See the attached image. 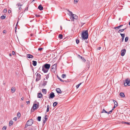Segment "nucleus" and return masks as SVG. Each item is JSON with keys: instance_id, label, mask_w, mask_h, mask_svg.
<instances>
[{"instance_id": "obj_23", "label": "nucleus", "mask_w": 130, "mask_h": 130, "mask_svg": "<svg viewBox=\"0 0 130 130\" xmlns=\"http://www.w3.org/2000/svg\"><path fill=\"white\" fill-rule=\"evenodd\" d=\"M120 95L122 97H124L125 96V95L123 93L121 92L120 94Z\"/></svg>"}, {"instance_id": "obj_62", "label": "nucleus", "mask_w": 130, "mask_h": 130, "mask_svg": "<svg viewBox=\"0 0 130 130\" xmlns=\"http://www.w3.org/2000/svg\"><path fill=\"white\" fill-rule=\"evenodd\" d=\"M18 22H19V21H18L17 23V24H16V26H17V25H18Z\"/></svg>"}, {"instance_id": "obj_12", "label": "nucleus", "mask_w": 130, "mask_h": 130, "mask_svg": "<svg viewBox=\"0 0 130 130\" xmlns=\"http://www.w3.org/2000/svg\"><path fill=\"white\" fill-rule=\"evenodd\" d=\"M42 71H43L44 73H45L47 72L48 71V70L45 68L43 67V66H42Z\"/></svg>"}, {"instance_id": "obj_30", "label": "nucleus", "mask_w": 130, "mask_h": 130, "mask_svg": "<svg viewBox=\"0 0 130 130\" xmlns=\"http://www.w3.org/2000/svg\"><path fill=\"white\" fill-rule=\"evenodd\" d=\"M63 37V35H62L61 34H60L58 36V37L59 38H60L61 39H62V38Z\"/></svg>"}, {"instance_id": "obj_20", "label": "nucleus", "mask_w": 130, "mask_h": 130, "mask_svg": "<svg viewBox=\"0 0 130 130\" xmlns=\"http://www.w3.org/2000/svg\"><path fill=\"white\" fill-rule=\"evenodd\" d=\"M113 101L114 102L115 104V106L117 107L118 106V103L115 100H113Z\"/></svg>"}, {"instance_id": "obj_8", "label": "nucleus", "mask_w": 130, "mask_h": 130, "mask_svg": "<svg viewBox=\"0 0 130 130\" xmlns=\"http://www.w3.org/2000/svg\"><path fill=\"white\" fill-rule=\"evenodd\" d=\"M55 96L54 93L53 92H51L50 94V96L48 97L49 99L53 98H54Z\"/></svg>"}, {"instance_id": "obj_14", "label": "nucleus", "mask_w": 130, "mask_h": 130, "mask_svg": "<svg viewBox=\"0 0 130 130\" xmlns=\"http://www.w3.org/2000/svg\"><path fill=\"white\" fill-rule=\"evenodd\" d=\"M56 91L58 93H61V91L60 89L59 88H57L56 89Z\"/></svg>"}, {"instance_id": "obj_55", "label": "nucleus", "mask_w": 130, "mask_h": 130, "mask_svg": "<svg viewBox=\"0 0 130 130\" xmlns=\"http://www.w3.org/2000/svg\"><path fill=\"white\" fill-rule=\"evenodd\" d=\"M26 102V103H27V104H29L30 102L29 101H27Z\"/></svg>"}, {"instance_id": "obj_50", "label": "nucleus", "mask_w": 130, "mask_h": 130, "mask_svg": "<svg viewBox=\"0 0 130 130\" xmlns=\"http://www.w3.org/2000/svg\"><path fill=\"white\" fill-rule=\"evenodd\" d=\"M17 117H14L13 119V120L16 121L17 120Z\"/></svg>"}, {"instance_id": "obj_29", "label": "nucleus", "mask_w": 130, "mask_h": 130, "mask_svg": "<svg viewBox=\"0 0 130 130\" xmlns=\"http://www.w3.org/2000/svg\"><path fill=\"white\" fill-rule=\"evenodd\" d=\"M58 104V103L56 102H55L53 103V106L54 107L55 106Z\"/></svg>"}, {"instance_id": "obj_47", "label": "nucleus", "mask_w": 130, "mask_h": 130, "mask_svg": "<svg viewBox=\"0 0 130 130\" xmlns=\"http://www.w3.org/2000/svg\"><path fill=\"white\" fill-rule=\"evenodd\" d=\"M78 0H74V2L75 4H76L77 3Z\"/></svg>"}, {"instance_id": "obj_24", "label": "nucleus", "mask_w": 130, "mask_h": 130, "mask_svg": "<svg viewBox=\"0 0 130 130\" xmlns=\"http://www.w3.org/2000/svg\"><path fill=\"white\" fill-rule=\"evenodd\" d=\"M47 83V81H43V86H45L46 85Z\"/></svg>"}, {"instance_id": "obj_27", "label": "nucleus", "mask_w": 130, "mask_h": 130, "mask_svg": "<svg viewBox=\"0 0 130 130\" xmlns=\"http://www.w3.org/2000/svg\"><path fill=\"white\" fill-rule=\"evenodd\" d=\"M42 92L46 94V90L45 89H42Z\"/></svg>"}, {"instance_id": "obj_26", "label": "nucleus", "mask_w": 130, "mask_h": 130, "mask_svg": "<svg viewBox=\"0 0 130 130\" xmlns=\"http://www.w3.org/2000/svg\"><path fill=\"white\" fill-rule=\"evenodd\" d=\"M50 109V106L49 105H47V110H46V112H48L49 111Z\"/></svg>"}, {"instance_id": "obj_9", "label": "nucleus", "mask_w": 130, "mask_h": 130, "mask_svg": "<svg viewBox=\"0 0 130 130\" xmlns=\"http://www.w3.org/2000/svg\"><path fill=\"white\" fill-rule=\"evenodd\" d=\"M126 52V50L125 49H124L122 50L121 51V56H124L125 54V53Z\"/></svg>"}, {"instance_id": "obj_40", "label": "nucleus", "mask_w": 130, "mask_h": 130, "mask_svg": "<svg viewBox=\"0 0 130 130\" xmlns=\"http://www.w3.org/2000/svg\"><path fill=\"white\" fill-rule=\"evenodd\" d=\"M113 110V109H112L109 112H107V113L108 114L109 113H111L112 112V110Z\"/></svg>"}, {"instance_id": "obj_28", "label": "nucleus", "mask_w": 130, "mask_h": 130, "mask_svg": "<svg viewBox=\"0 0 130 130\" xmlns=\"http://www.w3.org/2000/svg\"><path fill=\"white\" fill-rule=\"evenodd\" d=\"M41 117L40 116H39L37 118V120L39 121H40L41 120Z\"/></svg>"}, {"instance_id": "obj_5", "label": "nucleus", "mask_w": 130, "mask_h": 130, "mask_svg": "<svg viewBox=\"0 0 130 130\" xmlns=\"http://www.w3.org/2000/svg\"><path fill=\"white\" fill-rule=\"evenodd\" d=\"M41 79V75L39 73H37L36 74V82L38 81Z\"/></svg>"}, {"instance_id": "obj_63", "label": "nucleus", "mask_w": 130, "mask_h": 130, "mask_svg": "<svg viewBox=\"0 0 130 130\" xmlns=\"http://www.w3.org/2000/svg\"><path fill=\"white\" fill-rule=\"evenodd\" d=\"M18 22H19V21H18L17 23V24H16V26H17V25H18Z\"/></svg>"}, {"instance_id": "obj_18", "label": "nucleus", "mask_w": 130, "mask_h": 130, "mask_svg": "<svg viewBox=\"0 0 130 130\" xmlns=\"http://www.w3.org/2000/svg\"><path fill=\"white\" fill-rule=\"evenodd\" d=\"M37 105L36 104H34L33 106V108L34 109H37Z\"/></svg>"}, {"instance_id": "obj_38", "label": "nucleus", "mask_w": 130, "mask_h": 130, "mask_svg": "<svg viewBox=\"0 0 130 130\" xmlns=\"http://www.w3.org/2000/svg\"><path fill=\"white\" fill-rule=\"evenodd\" d=\"M128 38L127 37H126L125 38V42H127L128 40Z\"/></svg>"}, {"instance_id": "obj_15", "label": "nucleus", "mask_w": 130, "mask_h": 130, "mask_svg": "<svg viewBox=\"0 0 130 130\" xmlns=\"http://www.w3.org/2000/svg\"><path fill=\"white\" fill-rule=\"evenodd\" d=\"M38 98H41L42 97V95L41 93H38L37 94Z\"/></svg>"}, {"instance_id": "obj_43", "label": "nucleus", "mask_w": 130, "mask_h": 130, "mask_svg": "<svg viewBox=\"0 0 130 130\" xmlns=\"http://www.w3.org/2000/svg\"><path fill=\"white\" fill-rule=\"evenodd\" d=\"M76 43L78 44L79 42V40L77 39H76Z\"/></svg>"}, {"instance_id": "obj_36", "label": "nucleus", "mask_w": 130, "mask_h": 130, "mask_svg": "<svg viewBox=\"0 0 130 130\" xmlns=\"http://www.w3.org/2000/svg\"><path fill=\"white\" fill-rule=\"evenodd\" d=\"M82 84V83H80L79 84L77 85H76V88H77V89L78 88V87H79V86Z\"/></svg>"}, {"instance_id": "obj_3", "label": "nucleus", "mask_w": 130, "mask_h": 130, "mask_svg": "<svg viewBox=\"0 0 130 130\" xmlns=\"http://www.w3.org/2000/svg\"><path fill=\"white\" fill-rule=\"evenodd\" d=\"M124 84L125 86H130V80L128 78H127L126 79L124 82Z\"/></svg>"}, {"instance_id": "obj_48", "label": "nucleus", "mask_w": 130, "mask_h": 130, "mask_svg": "<svg viewBox=\"0 0 130 130\" xmlns=\"http://www.w3.org/2000/svg\"><path fill=\"white\" fill-rule=\"evenodd\" d=\"M49 75L47 74L46 75L45 78L47 79H48V78H49Z\"/></svg>"}, {"instance_id": "obj_33", "label": "nucleus", "mask_w": 130, "mask_h": 130, "mask_svg": "<svg viewBox=\"0 0 130 130\" xmlns=\"http://www.w3.org/2000/svg\"><path fill=\"white\" fill-rule=\"evenodd\" d=\"M21 116V114L19 112H18L17 113V116L18 117L20 118Z\"/></svg>"}, {"instance_id": "obj_35", "label": "nucleus", "mask_w": 130, "mask_h": 130, "mask_svg": "<svg viewBox=\"0 0 130 130\" xmlns=\"http://www.w3.org/2000/svg\"><path fill=\"white\" fill-rule=\"evenodd\" d=\"M101 112H102V113H103V112H105V113H107V112L104 109H103L102 110Z\"/></svg>"}, {"instance_id": "obj_41", "label": "nucleus", "mask_w": 130, "mask_h": 130, "mask_svg": "<svg viewBox=\"0 0 130 130\" xmlns=\"http://www.w3.org/2000/svg\"><path fill=\"white\" fill-rule=\"evenodd\" d=\"M6 126H4L2 128L3 130H6Z\"/></svg>"}, {"instance_id": "obj_52", "label": "nucleus", "mask_w": 130, "mask_h": 130, "mask_svg": "<svg viewBox=\"0 0 130 130\" xmlns=\"http://www.w3.org/2000/svg\"><path fill=\"white\" fill-rule=\"evenodd\" d=\"M47 116L46 115L45 116V119H44V120H47V118H46V117Z\"/></svg>"}, {"instance_id": "obj_22", "label": "nucleus", "mask_w": 130, "mask_h": 130, "mask_svg": "<svg viewBox=\"0 0 130 130\" xmlns=\"http://www.w3.org/2000/svg\"><path fill=\"white\" fill-rule=\"evenodd\" d=\"M122 123L123 124H126L127 125H130V122H126L125 121H122Z\"/></svg>"}, {"instance_id": "obj_19", "label": "nucleus", "mask_w": 130, "mask_h": 130, "mask_svg": "<svg viewBox=\"0 0 130 130\" xmlns=\"http://www.w3.org/2000/svg\"><path fill=\"white\" fill-rule=\"evenodd\" d=\"M15 91V87H12L11 89V92L12 93H14Z\"/></svg>"}, {"instance_id": "obj_7", "label": "nucleus", "mask_w": 130, "mask_h": 130, "mask_svg": "<svg viewBox=\"0 0 130 130\" xmlns=\"http://www.w3.org/2000/svg\"><path fill=\"white\" fill-rule=\"evenodd\" d=\"M77 57L82 59V61L84 62L86 61V60L82 56H81L79 55H78Z\"/></svg>"}, {"instance_id": "obj_13", "label": "nucleus", "mask_w": 130, "mask_h": 130, "mask_svg": "<svg viewBox=\"0 0 130 130\" xmlns=\"http://www.w3.org/2000/svg\"><path fill=\"white\" fill-rule=\"evenodd\" d=\"M120 35H121L122 37V41L123 42L124 41V37L125 36V34H122L121 33H120Z\"/></svg>"}, {"instance_id": "obj_44", "label": "nucleus", "mask_w": 130, "mask_h": 130, "mask_svg": "<svg viewBox=\"0 0 130 130\" xmlns=\"http://www.w3.org/2000/svg\"><path fill=\"white\" fill-rule=\"evenodd\" d=\"M35 15L36 17H41V15L39 14L38 15L37 14H35Z\"/></svg>"}, {"instance_id": "obj_10", "label": "nucleus", "mask_w": 130, "mask_h": 130, "mask_svg": "<svg viewBox=\"0 0 130 130\" xmlns=\"http://www.w3.org/2000/svg\"><path fill=\"white\" fill-rule=\"evenodd\" d=\"M70 19L71 20V21H74V14H73V13H72L70 14Z\"/></svg>"}, {"instance_id": "obj_58", "label": "nucleus", "mask_w": 130, "mask_h": 130, "mask_svg": "<svg viewBox=\"0 0 130 130\" xmlns=\"http://www.w3.org/2000/svg\"><path fill=\"white\" fill-rule=\"evenodd\" d=\"M101 48V47L100 46L98 47V49L99 50H100Z\"/></svg>"}, {"instance_id": "obj_39", "label": "nucleus", "mask_w": 130, "mask_h": 130, "mask_svg": "<svg viewBox=\"0 0 130 130\" xmlns=\"http://www.w3.org/2000/svg\"><path fill=\"white\" fill-rule=\"evenodd\" d=\"M120 26H118L117 27H114V29H118L120 28Z\"/></svg>"}, {"instance_id": "obj_46", "label": "nucleus", "mask_w": 130, "mask_h": 130, "mask_svg": "<svg viewBox=\"0 0 130 130\" xmlns=\"http://www.w3.org/2000/svg\"><path fill=\"white\" fill-rule=\"evenodd\" d=\"M58 78L61 81V82H64V81L62 80V79H61L60 77H58Z\"/></svg>"}, {"instance_id": "obj_61", "label": "nucleus", "mask_w": 130, "mask_h": 130, "mask_svg": "<svg viewBox=\"0 0 130 130\" xmlns=\"http://www.w3.org/2000/svg\"><path fill=\"white\" fill-rule=\"evenodd\" d=\"M11 12V11L10 10H9L8 11V12L9 13H10Z\"/></svg>"}, {"instance_id": "obj_60", "label": "nucleus", "mask_w": 130, "mask_h": 130, "mask_svg": "<svg viewBox=\"0 0 130 130\" xmlns=\"http://www.w3.org/2000/svg\"><path fill=\"white\" fill-rule=\"evenodd\" d=\"M24 98L23 97H22L21 98V100H24Z\"/></svg>"}, {"instance_id": "obj_57", "label": "nucleus", "mask_w": 130, "mask_h": 130, "mask_svg": "<svg viewBox=\"0 0 130 130\" xmlns=\"http://www.w3.org/2000/svg\"><path fill=\"white\" fill-rule=\"evenodd\" d=\"M17 26H16L15 27V32L16 31V30H17Z\"/></svg>"}, {"instance_id": "obj_49", "label": "nucleus", "mask_w": 130, "mask_h": 130, "mask_svg": "<svg viewBox=\"0 0 130 130\" xmlns=\"http://www.w3.org/2000/svg\"><path fill=\"white\" fill-rule=\"evenodd\" d=\"M67 10L68 12H69L70 13V14L72 13V12L69 10V9H67Z\"/></svg>"}, {"instance_id": "obj_11", "label": "nucleus", "mask_w": 130, "mask_h": 130, "mask_svg": "<svg viewBox=\"0 0 130 130\" xmlns=\"http://www.w3.org/2000/svg\"><path fill=\"white\" fill-rule=\"evenodd\" d=\"M26 57L27 58L29 59L33 58L34 57L33 56L30 54H27Z\"/></svg>"}, {"instance_id": "obj_32", "label": "nucleus", "mask_w": 130, "mask_h": 130, "mask_svg": "<svg viewBox=\"0 0 130 130\" xmlns=\"http://www.w3.org/2000/svg\"><path fill=\"white\" fill-rule=\"evenodd\" d=\"M5 18H6V16L3 15L1 16V18L2 19H4Z\"/></svg>"}, {"instance_id": "obj_56", "label": "nucleus", "mask_w": 130, "mask_h": 130, "mask_svg": "<svg viewBox=\"0 0 130 130\" xmlns=\"http://www.w3.org/2000/svg\"><path fill=\"white\" fill-rule=\"evenodd\" d=\"M7 11V10L6 9H4V12H6Z\"/></svg>"}, {"instance_id": "obj_45", "label": "nucleus", "mask_w": 130, "mask_h": 130, "mask_svg": "<svg viewBox=\"0 0 130 130\" xmlns=\"http://www.w3.org/2000/svg\"><path fill=\"white\" fill-rule=\"evenodd\" d=\"M43 49V48H42V47L40 48H39L38 49V51H42V50Z\"/></svg>"}, {"instance_id": "obj_53", "label": "nucleus", "mask_w": 130, "mask_h": 130, "mask_svg": "<svg viewBox=\"0 0 130 130\" xmlns=\"http://www.w3.org/2000/svg\"><path fill=\"white\" fill-rule=\"evenodd\" d=\"M20 3H18L16 5L18 6V7L20 6Z\"/></svg>"}, {"instance_id": "obj_42", "label": "nucleus", "mask_w": 130, "mask_h": 130, "mask_svg": "<svg viewBox=\"0 0 130 130\" xmlns=\"http://www.w3.org/2000/svg\"><path fill=\"white\" fill-rule=\"evenodd\" d=\"M46 121L45 120H43V126L44 124H45V122H46Z\"/></svg>"}, {"instance_id": "obj_54", "label": "nucleus", "mask_w": 130, "mask_h": 130, "mask_svg": "<svg viewBox=\"0 0 130 130\" xmlns=\"http://www.w3.org/2000/svg\"><path fill=\"white\" fill-rule=\"evenodd\" d=\"M12 53L13 55H14L15 54V53L14 51H12Z\"/></svg>"}, {"instance_id": "obj_37", "label": "nucleus", "mask_w": 130, "mask_h": 130, "mask_svg": "<svg viewBox=\"0 0 130 130\" xmlns=\"http://www.w3.org/2000/svg\"><path fill=\"white\" fill-rule=\"evenodd\" d=\"M124 31V30L123 29H120L118 31V33H120V32H123Z\"/></svg>"}, {"instance_id": "obj_64", "label": "nucleus", "mask_w": 130, "mask_h": 130, "mask_svg": "<svg viewBox=\"0 0 130 130\" xmlns=\"http://www.w3.org/2000/svg\"><path fill=\"white\" fill-rule=\"evenodd\" d=\"M116 107V106H114V107H113V109H113H113H114V108H115V107Z\"/></svg>"}, {"instance_id": "obj_21", "label": "nucleus", "mask_w": 130, "mask_h": 130, "mask_svg": "<svg viewBox=\"0 0 130 130\" xmlns=\"http://www.w3.org/2000/svg\"><path fill=\"white\" fill-rule=\"evenodd\" d=\"M32 64L34 66H36L37 65V62L36 61H32Z\"/></svg>"}, {"instance_id": "obj_34", "label": "nucleus", "mask_w": 130, "mask_h": 130, "mask_svg": "<svg viewBox=\"0 0 130 130\" xmlns=\"http://www.w3.org/2000/svg\"><path fill=\"white\" fill-rule=\"evenodd\" d=\"M74 19L76 20L78 19V17L75 14H74Z\"/></svg>"}, {"instance_id": "obj_4", "label": "nucleus", "mask_w": 130, "mask_h": 130, "mask_svg": "<svg viewBox=\"0 0 130 130\" xmlns=\"http://www.w3.org/2000/svg\"><path fill=\"white\" fill-rule=\"evenodd\" d=\"M56 64H55L51 66V71L52 72H54L55 71L56 69Z\"/></svg>"}, {"instance_id": "obj_51", "label": "nucleus", "mask_w": 130, "mask_h": 130, "mask_svg": "<svg viewBox=\"0 0 130 130\" xmlns=\"http://www.w3.org/2000/svg\"><path fill=\"white\" fill-rule=\"evenodd\" d=\"M30 36L31 37H35V35L33 34H30Z\"/></svg>"}, {"instance_id": "obj_16", "label": "nucleus", "mask_w": 130, "mask_h": 130, "mask_svg": "<svg viewBox=\"0 0 130 130\" xmlns=\"http://www.w3.org/2000/svg\"><path fill=\"white\" fill-rule=\"evenodd\" d=\"M90 64L89 62H88L87 63V65L86 66V69H87L88 70L90 66Z\"/></svg>"}, {"instance_id": "obj_25", "label": "nucleus", "mask_w": 130, "mask_h": 130, "mask_svg": "<svg viewBox=\"0 0 130 130\" xmlns=\"http://www.w3.org/2000/svg\"><path fill=\"white\" fill-rule=\"evenodd\" d=\"M13 124V122L12 121V120H11L9 121V126H11V125H12Z\"/></svg>"}, {"instance_id": "obj_17", "label": "nucleus", "mask_w": 130, "mask_h": 130, "mask_svg": "<svg viewBox=\"0 0 130 130\" xmlns=\"http://www.w3.org/2000/svg\"><path fill=\"white\" fill-rule=\"evenodd\" d=\"M38 8L40 10H42L43 9V7L41 5H40L39 6Z\"/></svg>"}, {"instance_id": "obj_59", "label": "nucleus", "mask_w": 130, "mask_h": 130, "mask_svg": "<svg viewBox=\"0 0 130 130\" xmlns=\"http://www.w3.org/2000/svg\"><path fill=\"white\" fill-rule=\"evenodd\" d=\"M21 7H20V6H19V10H20L21 9Z\"/></svg>"}, {"instance_id": "obj_2", "label": "nucleus", "mask_w": 130, "mask_h": 130, "mask_svg": "<svg viewBox=\"0 0 130 130\" xmlns=\"http://www.w3.org/2000/svg\"><path fill=\"white\" fill-rule=\"evenodd\" d=\"M34 122L33 120L31 119L28 120L25 125V128H27L28 126H30L33 124Z\"/></svg>"}, {"instance_id": "obj_1", "label": "nucleus", "mask_w": 130, "mask_h": 130, "mask_svg": "<svg viewBox=\"0 0 130 130\" xmlns=\"http://www.w3.org/2000/svg\"><path fill=\"white\" fill-rule=\"evenodd\" d=\"M88 30H84L82 32V37L84 40L87 39L88 38Z\"/></svg>"}, {"instance_id": "obj_31", "label": "nucleus", "mask_w": 130, "mask_h": 130, "mask_svg": "<svg viewBox=\"0 0 130 130\" xmlns=\"http://www.w3.org/2000/svg\"><path fill=\"white\" fill-rule=\"evenodd\" d=\"M61 77L63 78H65L66 77V75L65 74H63L62 75Z\"/></svg>"}, {"instance_id": "obj_6", "label": "nucleus", "mask_w": 130, "mask_h": 130, "mask_svg": "<svg viewBox=\"0 0 130 130\" xmlns=\"http://www.w3.org/2000/svg\"><path fill=\"white\" fill-rule=\"evenodd\" d=\"M50 64L48 63H46L43 66V67L45 68L48 70L50 68Z\"/></svg>"}]
</instances>
